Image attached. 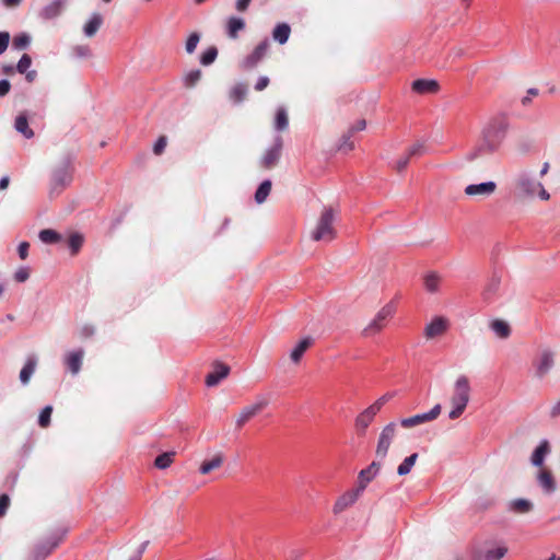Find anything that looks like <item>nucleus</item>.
Here are the masks:
<instances>
[{"label":"nucleus","instance_id":"1","mask_svg":"<svg viewBox=\"0 0 560 560\" xmlns=\"http://www.w3.org/2000/svg\"><path fill=\"white\" fill-rule=\"evenodd\" d=\"M509 122L504 116L490 118L482 127L480 139L476 148L469 153L468 159L475 160L481 155L497 151L503 142Z\"/></svg>","mask_w":560,"mask_h":560},{"label":"nucleus","instance_id":"2","mask_svg":"<svg viewBox=\"0 0 560 560\" xmlns=\"http://www.w3.org/2000/svg\"><path fill=\"white\" fill-rule=\"evenodd\" d=\"M513 192L516 198L522 200L539 198L540 200L547 201L550 199V194L545 189L544 185L534 174L525 171L515 176Z\"/></svg>","mask_w":560,"mask_h":560},{"label":"nucleus","instance_id":"3","mask_svg":"<svg viewBox=\"0 0 560 560\" xmlns=\"http://www.w3.org/2000/svg\"><path fill=\"white\" fill-rule=\"evenodd\" d=\"M73 160L70 155L63 156L52 168L49 180V198L58 197L73 179Z\"/></svg>","mask_w":560,"mask_h":560},{"label":"nucleus","instance_id":"4","mask_svg":"<svg viewBox=\"0 0 560 560\" xmlns=\"http://www.w3.org/2000/svg\"><path fill=\"white\" fill-rule=\"evenodd\" d=\"M470 384L466 375H459L453 386L451 396L452 410L448 412L451 420L458 419L465 411L470 399Z\"/></svg>","mask_w":560,"mask_h":560},{"label":"nucleus","instance_id":"5","mask_svg":"<svg viewBox=\"0 0 560 560\" xmlns=\"http://www.w3.org/2000/svg\"><path fill=\"white\" fill-rule=\"evenodd\" d=\"M335 213L332 208H325L312 232V240L316 242H331L336 237L334 228Z\"/></svg>","mask_w":560,"mask_h":560},{"label":"nucleus","instance_id":"6","mask_svg":"<svg viewBox=\"0 0 560 560\" xmlns=\"http://www.w3.org/2000/svg\"><path fill=\"white\" fill-rule=\"evenodd\" d=\"M395 313L394 304L387 303L374 316V318L362 329L361 336L364 338L373 337L380 334L387 325V322Z\"/></svg>","mask_w":560,"mask_h":560},{"label":"nucleus","instance_id":"7","mask_svg":"<svg viewBox=\"0 0 560 560\" xmlns=\"http://www.w3.org/2000/svg\"><path fill=\"white\" fill-rule=\"evenodd\" d=\"M397 433L398 424L396 422H389L382 429L375 448V457L377 459L384 460L387 457L390 445L395 441Z\"/></svg>","mask_w":560,"mask_h":560},{"label":"nucleus","instance_id":"8","mask_svg":"<svg viewBox=\"0 0 560 560\" xmlns=\"http://www.w3.org/2000/svg\"><path fill=\"white\" fill-rule=\"evenodd\" d=\"M269 405V398L266 396H258L256 401L252 405L244 407L238 417L236 418V427L238 429L243 428L252 418L257 416L261 410H264Z\"/></svg>","mask_w":560,"mask_h":560},{"label":"nucleus","instance_id":"9","mask_svg":"<svg viewBox=\"0 0 560 560\" xmlns=\"http://www.w3.org/2000/svg\"><path fill=\"white\" fill-rule=\"evenodd\" d=\"M282 147H283L282 137L277 136L273 139L272 145L270 148H268L266 150V152L264 153V155L261 156L260 162H259L260 166L265 170H270V168L275 167L281 158Z\"/></svg>","mask_w":560,"mask_h":560},{"label":"nucleus","instance_id":"10","mask_svg":"<svg viewBox=\"0 0 560 560\" xmlns=\"http://www.w3.org/2000/svg\"><path fill=\"white\" fill-rule=\"evenodd\" d=\"M62 536L63 534H54L47 540L36 544L32 550L31 560H45L59 545Z\"/></svg>","mask_w":560,"mask_h":560},{"label":"nucleus","instance_id":"11","mask_svg":"<svg viewBox=\"0 0 560 560\" xmlns=\"http://www.w3.org/2000/svg\"><path fill=\"white\" fill-rule=\"evenodd\" d=\"M441 413V405H435L430 411L404 418L400 421L401 427L410 429L425 422L435 420Z\"/></svg>","mask_w":560,"mask_h":560},{"label":"nucleus","instance_id":"12","mask_svg":"<svg viewBox=\"0 0 560 560\" xmlns=\"http://www.w3.org/2000/svg\"><path fill=\"white\" fill-rule=\"evenodd\" d=\"M383 460H373L366 468L362 469L358 475L357 489L363 492L368 485L380 474Z\"/></svg>","mask_w":560,"mask_h":560},{"label":"nucleus","instance_id":"13","mask_svg":"<svg viewBox=\"0 0 560 560\" xmlns=\"http://www.w3.org/2000/svg\"><path fill=\"white\" fill-rule=\"evenodd\" d=\"M269 49V40L265 38L260 42L255 49L242 61V68L244 70H250L255 68L267 55Z\"/></svg>","mask_w":560,"mask_h":560},{"label":"nucleus","instance_id":"14","mask_svg":"<svg viewBox=\"0 0 560 560\" xmlns=\"http://www.w3.org/2000/svg\"><path fill=\"white\" fill-rule=\"evenodd\" d=\"M450 322L443 316L434 317L424 328V336L427 339L440 337L448 329Z\"/></svg>","mask_w":560,"mask_h":560},{"label":"nucleus","instance_id":"15","mask_svg":"<svg viewBox=\"0 0 560 560\" xmlns=\"http://www.w3.org/2000/svg\"><path fill=\"white\" fill-rule=\"evenodd\" d=\"M553 352L551 350H542L535 362L536 376L538 378L545 377L553 366Z\"/></svg>","mask_w":560,"mask_h":560},{"label":"nucleus","instance_id":"16","mask_svg":"<svg viewBox=\"0 0 560 560\" xmlns=\"http://www.w3.org/2000/svg\"><path fill=\"white\" fill-rule=\"evenodd\" d=\"M497 190L495 182L489 180L480 184H470L467 185L464 189L465 195L467 196H481L489 197L494 194Z\"/></svg>","mask_w":560,"mask_h":560},{"label":"nucleus","instance_id":"17","mask_svg":"<svg viewBox=\"0 0 560 560\" xmlns=\"http://www.w3.org/2000/svg\"><path fill=\"white\" fill-rule=\"evenodd\" d=\"M229 373V365L221 362H215L213 364V371L206 376V385L208 387L218 385L223 378L228 377Z\"/></svg>","mask_w":560,"mask_h":560},{"label":"nucleus","instance_id":"18","mask_svg":"<svg viewBox=\"0 0 560 560\" xmlns=\"http://www.w3.org/2000/svg\"><path fill=\"white\" fill-rule=\"evenodd\" d=\"M411 89L418 94H435L439 92L440 85L433 79H418L412 82Z\"/></svg>","mask_w":560,"mask_h":560},{"label":"nucleus","instance_id":"19","mask_svg":"<svg viewBox=\"0 0 560 560\" xmlns=\"http://www.w3.org/2000/svg\"><path fill=\"white\" fill-rule=\"evenodd\" d=\"M536 479L538 486L542 489L545 493L551 494L556 491V480L550 470L545 468L540 469L537 472Z\"/></svg>","mask_w":560,"mask_h":560},{"label":"nucleus","instance_id":"20","mask_svg":"<svg viewBox=\"0 0 560 560\" xmlns=\"http://www.w3.org/2000/svg\"><path fill=\"white\" fill-rule=\"evenodd\" d=\"M501 285V277L497 273H493L491 278L487 281L483 291L482 298L486 302H492L499 294Z\"/></svg>","mask_w":560,"mask_h":560},{"label":"nucleus","instance_id":"21","mask_svg":"<svg viewBox=\"0 0 560 560\" xmlns=\"http://www.w3.org/2000/svg\"><path fill=\"white\" fill-rule=\"evenodd\" d=\"M362 494V492H360V490H358L357 488L353 489V490H350L346 493H343L335 503L334 505V512L335 513H340L342 512L343 510H346L347 508H349L350 505H352L358 499L359 497Z\"/></svg>","mask_w":560,"mask_h":560},{"label":"nucleus","instance_id":"22","mask_svg":"<svg viewBox=\"0 0 560 560\" xmlns=\"http://www.w3.org/2000/svg\"><path fill=\"white\" fill-rule=\"evenodd\" d=\"M377 413L369 406L355 418V429L359 434H364Z\"/></svg>","mask_w":560,"mask_h":560},{"label":"nucleus","instance_id":"23","mask_svg":"<svg viewBox=\"0 0 560 560\" xmlns=\"http://www.w3.org/2000/svg\"><path fill=\"white\" fill-rule=\"evenodd\" d=\"M14 129L19 133H21L25 139H32L34 137V131L30 127L28 116L26 112H22L15 117Z\"/></svg>","mask_w":560,"mask_h":560},{"label":"nucleus","instance_id":"24","mask_svg":"<svg viewBox=\"0 0 560 560\" xmlns=\"http://www.w3.org/2000/svg\"><path fill=\"white\" fill-rule=\"evenodd\" d=\"M533 509L534 504L528 499H514L508 503V511L513 512L515 514H526L533 511Z\"/></svg>","mask_w":560,"mask_h":560},{"label":"nucleus","instance_id":"25","mask_svg":"<svg viewBox=\"0 0 560 560\" xmlns=\"http://www.w3.org/2000/svg\"><path fill=\"white\" fill-rule=\"evenodd\" d=\"M65 4L66 0H52L51 3L42 9L39 15L45 20L55 19L61 13Z\"/></svg>","mask_w":560,"mask_h":560},{"label":"nucleus","instance_id":"26","mask_svg":"<svg viewBox=\"0 0 560 560\" xmlns=\"http://www.w3.org/2000/svg\"><path fill=\"white\" fill-rule=\"evenodd\" d=\"M550 452V446L547 440L540 442V444L535 448L532 454L530 463L534 466L540 467L545 462V457Z\"/></svg>","mask_w":560,"mask_h":560},{"label":"nucleus","instance_id":"27","mask_svg":"<svg viewBox=\"0 0 560 560\" xmlns=\"http://www.w3.org/2000/svg\"><path fill=\"white\" fill-rule=\"evenodd\" d=\"M245 28V21L238 16H230L226 21V35L236 39L238 37V32Z\"/></svg>","mask_w":560,"mask_h":560},{"label":"nucleus","instance_id":"28","mask_svg":"<svg viewBox=\"0 0 560 560\" xmlns=\"http://www.w3.org/2000/svg\"><path fill=\"white\" fill-rule=\"evenodd\" d=\"M83 354V350L79 349L77 351L70 352L66 357V364L69 371L74 375L78 374L81 370Z\"/></svg>","mask_w":560,"mask_h":560},{"label":"nucleus","instance_id":"29","mask_svg":"<svg viewBox=\"0 0 560 560\" xmlns=\"http://www.w3.org/2000/svg\"><path fill=\"white\" fill-rule=\"evenodd\" d=\"M37 358L35 355H30L20 372V381L23 385H26L30 382L33 373L35 372Z\"/></svg>","mask_w":560,"mask_h":560},{"label":"nucleus","instance_id":"30","mask_svg":"<svg viewBox=\"0 0 560 560\" xmlns=\"http://www.w3.org/2000/svg\"><path fill=\"white\" fill-rule=\"evenodd\" d=\"M313 345L312 337L303 338L291 351L290 358L292 362L299 363L305 351Z\"/></svg>","mask_w":560,"mask_h":560},{"label":"nucleus","instance_id":"31","mask_svg":"<svg viewBox=\"0 0 560 560\" xmlns=\"http://www.w3.org/2000/svg\"><path fill=\"white\" fill-rule=\"evenodd\" d=\"M291 34V27L288 23H279L275 26L272 31V38L275 42L279 43L280 45H284Z\"/></svg>","mask_w":560,"mask_h":560},{"label":"nucleus","instance_id":"32","mask_svg":"<svg viewBox=\"0 0 560 560\" xmlns=\"http://www.w3.org/2000/svg\"><path fill=\"white\" fill-rule=\"evenodd\" d=\"M489 327L501 339H506L511 335L510 325L502 319H493Z\"/></svg>","mask_w":560,"mask_h":560},{"label":"nucleus","instance_id":"33","mask_svg":"<svg viewBox=\"0 0 560 560\" xmlns=\"http://www.w3.org/2000/svg\"><path fill=\"white\" fill-rule=\"evenodd\" d=\"M103 24V18L100 13H93L89 22L84 25L83 32L88 37L94 36L101 25Z\"/></svg>","mask_w":560,"mask_h":560},{"label":"nucleus","instance_id":"34","mask_svg":"<svg viewBox=\"0 0 560 560\" xmlns=\"http://www.w3.org/2000/svg\"><path fill=\"white\" fill-rule=\"evenodd\" d=\"M441 276L438 272L431 271L424 276V288L430 293H435L439 291V287L441 283Z\"/></svg>","mask_w":560,"mask_h":560},{"label":"nucleus","instance_id":"35","mask_svg":"<svg viewBox=\"0 0 560 560\" xmlns=\"http://www.w3.org/2000/svg\"><path fill=\"white\" fill-rule=\"evenodd\" d=\"M222 463H223V456L221 454H217L211 459L205 460L201 464L199 471L202 475H207L210 471H212L213 469L219 468L222 465Z\"/></svg>","mask_w":560,"mask_h":560},{"label":"nucleus","instance_id":"36","mask_svg":"<svg viewBox=\"0 0 560 560\" xmlns=\"http://www.w3.org/2000/svg\"><path fill=\"white\" fill-rule=\"evenodd\" d=\"M418 457L419 456L417 453H412L411 455L407 456L397 467V474L399 476L408 475L415 466Z\"/></svg>","mask_w":560,"mask_h":560},{"label":"nucleus","instance_id":"37","mask_svg":"<svg viewBox=\"0 0 560 560\" xmlns=\"http://www.w3.org/2000/svg\"><path fill=\"white\" fill-rule=\"evenodd\" d=\"M271 180L265 179L257 188L255 192V201L257 203H262L266 201L267 197L270 194L271 190Z\"/></svg>","mask_w":560,"mask_h":560},{"label":"nucleus","instance_id":"38","mask_svg":"<svg viewBox=\"0 0 560 560\" xmlns=\"http://www.w3.org/2000/svg\"><path fill=\"white\" fill-rule=\"evenodd\" d=\"M508 553V547L504 545H500L493 548H489L486 550L483 559L485 560H501Z\"/></svg>","mask_w":560,"mask_h":560},{"label":"nucleus","instance_id":"39","mask_svg":"<svg viewBox=\"0 0 560 560\" xmlns=\"http://www.w3.org/2000/svg\"><path fill=\"white\" fill-rule=\"evenodd\" d=\"M289 126V118L284 107H279L276 113L275 128L278 131H283Z\"/></svg>","mask_w":560,"mask_h":560},{"label":"nucleus","instance_id":"40","mask_svg":"<svg viewBox=\"0 0 560 560\" xmlns=\"http://www.w3.org/2000/svg\"><path fill=\"white\" fill-rule=\"evenodd\" d=\"M38 237L45 244H56L61 240V235L51 229L42 230Z\"/></svg>","mask_w":560,"mask_h":560},{"label":"nucleus","instance_id":"41","mask_svg":"<svg viewBox=\"0 0 560 560\" xmlns=\"http://www.w3.org/2000/svg\"><path fill=\"white\" fill-rule=\"evenodd\" d=\"M174 456H175L174 452H166V453L160 454L154 460V466L159 469H166L173 463Z\"/></svg>","mask_w":560,"mask_h":560},{"label":"nucleus","instance_id":"42","mask_svg":"<svg viewBox=\"0 0 560 560\" xmlns=\"http://www.w3.org/2000/svg\"><path fill=\"white\" fill-rule=\"evenodd\" d=\"M84 238L79 233H73L68 238V246L72 255H77L83 245Z\"/></svg>","mask_w":560,"mask_h":560},{"label":"nucleus","instance_id":"43","mask_svg":"<svg viewBox=\"0 0 560 560\" xmlns=\"http://www.w3.org/2000/svg\"><path fill=\"white\" fill-rule=\"evenodd\" d=\"M218 57V49L214 46L207 48L200 56V63L202 66H210Z\"/></svg>","mask_w":560,"mask_h":560},{"label":"nucleus","instance_id":"44","mask_svg":"<svg viewBox=\"0 0 560 560\" xmlns=\"http://www.w3.org/2000/svg\"><path fill=\"white\" fill-rule=\"evenodd\" d=\"M13 47L18 50H22L28 47L31 44V36L26 33H21L13 38Z\"/></svg>","mask_w":560,"mask_h":560},{"label":"nucleus","instance_id":"45","mask_svg":"<svg viewBox=\"0 0 560 560\" xmlns=\"http://www.w3.org/2000/svg\"><path fill=\"white\" fill-rule=\"evenodd\" d=\"M247 94V86L243 83L236 84L231 91V97L235 102H242Z\"/></svg>","mask_w":560,"mask_h":560},{"label":"nucleus","instance_id":"46","mask_svg":"<svg viewBox=\"0 0 560 560\" xmlns=\"http://www.w3.org/2000/svg\"><path fill=\"white\" fill-rule=\"evenodd\" d=\"M201 78L200 70H191L184 77V84L186 88H192Z\"/></svg>","mask_w":560,"mask_h":560},{"label":"nucleus","instance_id":"47","mask_svg":"<svg viewBox=\"0 0 560 560\" xmlns=\"http://www.w3.org/2000/svg\"><path fill=\"white\" fill-rule=\"evenodd\" d=\"M52 413V407L46 406L39 413L38 424L42 428H47L50 424V417Z\"/></svg>","mask_w":560,"mask_h":560},{"label":"nucleus","instance_id":"48","mask_svg":"<svg viewBox=\"0 0 560 560\" xmlns=\"http://www.w3.org/2000/svg\"><path fill=\"white\" fill-rule=\"evenodd\" d=\"M71 51L72 55L77 58H89L92 56L91 48L88 45L73 46Z\"/></svg>","mask_w":560,"mask_h":560},{"label":"nucleus","instance_id":"49","mask_svg":"<svg viewBox=\"0 0 560 560\" xmlns=\"http://www.w3.org/2000/svg\"><path fill=\"white\" fill-rule=\"evenodd\" d=\"M394 397V393H386L383 396H381L378 399H376L370 407L378 413L383 406L387 404L392 398Z\"/></svg>","mask_w":560,"mask_h":560},{"label":"nucleus","instance_id":"50","mask_svg":"<svg viewBox=\"0 0 560 560\" xmlns=\"http://www.w3.org/2000/svg\"><path fill=\"white\" fill-rule=\"evenodd\" d=\"M394 397V393H386L383 396H381L378 399H376L370 407L378 413L383 406L387 404L392 398Z\"/></svg>","mask_w":560,"mask_h":560},{"label":"nucleus","instance_id":"51","mask_svg":"<svg viewBox=\"0 0 560 560\" xmlns=\"http://www.w3.org/2000/svg\"><path fill=\"white\" fill-rule=\"evenodd\" d=\"M31 65H32V58L30 57V55L24 54V55L20 58V60H19V62H18V65H16L15 69H16V71H18L19 73L23 74V73H25V72L28 70V68L31 67Z\"/></svg>","mask_w":560,"mask_h":560},{"label":"nucleus","instance_id":"52","mask_svg":"<svg viewBox=\"0 0 560 560\" xmlns=\"http://www.w3.org/2000/svg\"><path fill=\"white\" fill-rule=\"evenodd\" d=\"M425 152V145L423 142L413 143L406 152V154L411 159L413 156H420Z\"/></svg>","mask_w":560,"mask_h":560},{"label":"nucleus","instance_id":"53","mask_svg":"<svg viewBox=\"0 0 560 560\" xmlns=\"http://www.w3.org/2000/svg\"><path fill=\"white\" fill-rule=\"evenodd\" d=\"M353 135L349 133V131H347V133H345L340 140V144H339V150L341 151H345V152H349L351 150H353L354 148V143L351 141V137Z\"/></svg>","mask_w":560,"mask_h":560},{"label":"nucleus","instance_id":"54","mask_svg":"<svg viewBox=\"0 0 560 560\" xmlns=\"http://www.w3.org/2000/svg\"><path fill=\"white\" fill-rule=\"evenodd\" d=\"M200 40V35L198 33H191L186 42V51L188 54H192Z\"/></svg>","mask_w":560,"mask_h":560},{"label":"nucleus","instance_id":"55","mask_svg":"<svg viewBox=\"0 0 560 560\" xmlns=\"http://www.w3.org/2000/svg\"><path fill=\"white\" fill-rule=\"evenodd\" d=\"M410 161V158L405 153L402 156H400L393 165L392 167L398 172L401 173L406 170L408 163Z\"/></svg>","mask_w":560,"mask_h":560},{"label":"nucleus","instance_id":"56","mask_svg":"<svg viewBox=\"0 0 560 560\" xmlns=\"http://www.w3.org/2000/svg\"><path fill=\"white\" fill-rule=\"evenodd\" d=\"M30 278V269L27 267L19 268L14 273V279L16 282H25Z\"/></svg>","mask_w":560,"mask_h":560},{"label":"nucleus","instance_id":"57","mask_svg":"<svg viewBox=\"0 0 560 560\" xmlns=\"http://www.w3.org/2000/svg\"><path fill=\"white\" fill-rule=\"evenodd\" d=\"M166 143H167V141H166V137L161 136V137L156 140V142L154 143V147H153V152H154V154L160 155V154L164 151V149H165V147H166Z\"/></svg>","mask_w":560,"mask_h":560},{"label":"nucleus","instance_id":"58","mask_svg":"<svg viewBox=\"0 0 560 560\" xmlns=\"http://www.w3.org/2000/svg\"><path fill=\"white\" fill-rule=\"evenodd\" d=\"M10 43V34L8 32H0V55H2Z\"/></svg>","mask_w":560,"mask_h":560},{"label":"nucleus","instance_id":"59","mask_svg":"<svg viewBox=\"0 0 560 560\" xmlns=\"http://www.w3.org/2000/svg\"><path fill=\"white\" fill-rule=\"evenodd\" d=\"M28 248H30V244L28 242H21L18 246V254H19V257L24 260L27 258L28 256Z\"/></svg>","mask_w":560,"mask_h":560},{"label":"nucleus","instance_id":"60","mask_svg":"<svg viewBox=\"0 0 560 560\" xmlns=\"http://www.w3.org/2000/svg\"><path fill=\"white\" fill-rule=\"evenodd\" d=\"M10 505V498L8 494L0 495V517H2Z\"/></svg>","mask_w":560,"mask_h":560},{"label":"nucleus","instance_id":"61","mask_svg":"<svg viewBox=\"0 0 560 560\" xmlns=\"http://www.w3.org/2000/svg\"><path fill=\"white\" fill-rule=\"evenodd\" d=\"M366 128V121L364 119L358 120L355 124H353L349 129V133L353 135L357 131H362Z\"/></svg>","mask_w":560,"mask_h":560},{"label":"nucleus","instance_id":"62","mask_svg":"<svg viewBox=\"0 0 560 560\" xmlns=\"http://www.w3.org/2000/svg\"><path fill=\"white\" fill-rule=\"evenodd\" d=\"M537 95H538V90L535 89V88H530L527 91V95L522 98V104L525 105V106L528 105L529 102L532 101V98L537 96Z\"/></svg>","mask_w":560,"mask_h":560},{"label":"nucleus","instance_id":"63","mask_svg":"<svg viewBox=\"0 0 560 560\" xmlns=\"http://www.w3.org/2000/svg\"><path fill=\"white\" fill-rule=\"evenodd\" d=\"M268 84H269V79L267 77H259L255 84V90L262 91L268 86Z\"/></svg>","mask_w":560,"mask_h":560},{"label":"nucleus","instance_id":"64","mask_svg":"<svg viewBox=\"0 0 560 560\" xmlns=\"http://www.w3.org/2000/svg\"><path fill=\"white\" fill-rule=\"evenodd\" d=\"M250 2H252V0H236L235 9L238 12H245L248 9Z\"/></svg>","mask_w":560,"mask_h":560}]
</instances>
